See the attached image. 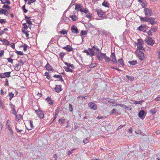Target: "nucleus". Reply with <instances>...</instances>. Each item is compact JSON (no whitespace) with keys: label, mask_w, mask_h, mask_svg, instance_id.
<instances>
[{"label":"nucleus","mask_w":160,"mask_h":160,"mask_svg":"<svg viewBox=\"0 0 160 160\" xmlns=\"http://www.w3.org/2000/svg\"><path fill=\"white\" fill-rule=\"evenodd\" d=\"M143 44L144 43L142 39H138V42L137 43V50L145 51V49L143 47Z\"/></svg>","instance_id":"1"},{"label":"nucleus","mask_w":160,"mask_h":160,"mask_svg":"<svg viewBox=\"0 0 160 160\" xmlns=\"http://www.w3.org/2000/svg\"><path fill=\"white\" fill-rule=\"evenodd\" d=\"M16 129L17 131L19 132L22 131L24 128V124L22 123H17L16 124Z\"/></svg>","instance_id":"2"},{"label":"nucleus","mask_w":160,"mask_h":160,"mask_svg":"<svg viewBox=\"0 0 160 160\" xmlns=\"http://www.w3.org/2000/svg\"><path fill=\"white\" fill-rule=\"evenodd\" d=\"M136 54L139 59L141 60H142L144 58V54L142 51L141 50H136Z\"/></svg>","instance_id":"3"},{"label":"nucleus","mask_w":160,"mask_h":160,"mask_svg":"<svg viewBox=\"0 0 160 160\" xmlns=\"http://www.w3.org/2000/svg\"><path fill=\"white\" fill-rule=\"evenodd\" d=\"M144 12L146 16H151L152 15V10L148 8H144Z\"/></svg>","instance_id":"4"},{"label":"nucleus","mask_w":160,"mask_h":160,"mask_svg":"<svg viewBox=\"0 0 160 160\" xmlns=\"http://www.w3.org/2000/svg\"><path fill=\"white\" fill-rule=\"evenodd\" d=\"M35 112L40 118H44L43 112L40 109L38 108L37 110H36Z\"/></svg>","instance_id":"5"},{"label":"nucleus","mask_w":160,"mask_h":160,"mask_svg":"<svg viewBox=\"0 0 160 160\" xmlns=\"http://www.w3.org/2000/svg\"><path fill=\"white\" fill-rule=\"evenodd\" d=\"M92 50V51H93L94 52V56L95 55V52H96V54H97V52L98 53L99 52L100 49L98 48V47L97 46H96L94 45L91 48H89V52H91V50Z\"/></svg>","instance_id":"6"},{"label":"nucleus","mask_w":160,"mask_h":160,"mask_svg":"<svg viewBox=\"0 0 160 160\" xmlns=\"http://www.w3.org/2000/svg\"><path fill=\"white\" fill-rule=\"evenodd\" d=\"M105 55V53H102L99 52H98V53L97 54V57L100 61H102V59H104V56Z\"/></svg>","instance_id":"7"},{"label":"nucleus","mask_w":160,"mask_h":160,"mask_svg":"<svg viewBox=\"0 0 160 160\" xmlns=\"http://www.w3.org/2000/svg\"><path fill=\"white\" fill-rule=\"evenodd\" d=\"M96 12L97 15L100 17L102 18L104 17L105 12H102L101 9H96Z\"/></svg>","instance_id":"8"},{"label":"nucleus","mask_w":160,"mask_h":160,"mask_svg":"<svg viewBox=\"0 0 160 160\" xmlns=\"http://www.w3.org/2000/svg\"><path fill=\"white\" fill-rule=\"evenodd\" d=\"M146 42L148 44L152 45L154 43V42L152 38L151 37H148L147 39H146Z\"/></svg>","instance_id":"9"},{"label":"nucleus","mask_w":160,"mask_h":160,"mask_svg":"<svg viewBox=\"0 0 160 160\" xmlns=\"http://www.w3.org/2000/svg\"><path fill=\"white\" fill-rule=\"evenodd\" d=\"M88 107L91 109L95 110L97 109V105L94 103L90 102L88 104Z\"/></svg>","instance_id":"10"},{"label":"nucleus","mask_w":160,"mask_h":160,"mask_svg":"<svg viewBox=\"0 0 160 160\" xmlns=\"http://www.w3.org/2000/svg\"><path fill=\"white\" fill-rule=\"evenodd\" d=\"M111 61L113 63L116 64L117 63V61L115 58V55L114 52L112 53L111 55Z\"/></svg>","instance_id":"11"},{"label":"nucleus","mask_w":160,"mask_h":160,"mask_svg":"<svg viewBox=\"0 0 160 160\" xmlns=\"http://www.w3.org/2000/svg\"><path fill=\"white\" fill-rule=\"evenodd\" d=\"M6 126L7 128L8 129L9 131L10 135L11 136H12L13 135V131L10 126L8 124V121H7Z\"/></svg>","instance_id":"12"},{"label":"nucleus","mask_w":160,"mask_h":160,"mask_svg":"<svg viewBox=\"0 0 160 160\" xmlns=\"http://www.w3.org/2000/svg\"><path fill=\"white\" fill-rule=\"evenodd\" d=\"M82 8V5L78 4H76L75 9L77 11L81 12Z\"/></svg>","instance_id":"13"},{"label":"nucleus","mask_w":160,"mask_h":160,"mask_svg":"<svg viewBox=\"0 0 160 160\" xmlns=\"http://www.w3.org/2000/svg\"><path fill=\"white\" fill-rule=\"evenodd\" d=\"M145 114V112L144 110H141L139 112L138 115L139 117L141 119H143L144 118V117H143Z\"/></svg>","instance_id":"14"},{"label":"nucleus","mask_w":160,"mask_h":160,"mask_svg":"<svg viewBox=\"0 0 160 160\" xmlns=\"http://www.w3.org/2000/svg\"><path fill=\"white\" fill-rule=\"evenodd\" d=\"M91 50V52H89L88 51L85 50L83 51V52L86 53L87 55H89L90 56H94L93 51L92 49Z\"/></svg>","instance_id":"15"},{"label":"nucleus","mask_w":160,"mask_h":160,"mask_svg":"<svg viewBox=\"0 0 160 160\" xmlns=\"http://www.w3.org/2000/svg\"><path fill=\"white\" fill-rule=\"evenodd\" d=\"M71 30L73 33H78V31L76 26L74 25H72L71 28Z\"/></svg>","instance_id":"16"},{"label":"nucleus","mask_w":160,"mask_h":160,"mask_svg":"<svg viewBox=\"0 0 160 160\" xmlns=\"http://www.w3.org/2000/svg\"><path fill=\"white\" fill-rule=\"evenodd\" d=\"M62 48L68 52L72 51L73 49V48L72 47L69 45H67L66 47H62Z\"/></svg>","instance_id":"17"},{"label":"nucleus","mask_w":160,"mask_h":160,"mask_svg":"<svg viewBox=\"0 0 160 160\" xmlns=\"http://www.w3.org/2000/svg\"><path fill=\"white\" fill-rule=\"evenodd\" d=\"M148 22H149L151 24L153 25L155 24V19L154 18L150 17L148 18Z\"/></svg>","instance_id":"18"},{"label":"nucleus","mask_w":160,"mask_h":160,"mask_svg":"<svg viewBox=\"0 0 160 160\" xmlns=\"http://www.w3.org/2000/svg\"><path fill=\"white\" fill-rule=\"evenodd\" d=\"M146 29V27L145 25H141L138 28V30L140 31L144 32Z\"/></svg>","instance_id":"19"},{"label":"nucleus","mask_w":160,"mask_h":160,"mask_svg":"<svg viewBox=\"0 0 160 160\" xmlns=\"http://www.w3.org/2000/svg\"><path fill=\"white\" fill-rule=\"evenodd\" d=\"M45 68L48 70H50L52 72L54 70L52 67L48 63L45 66Z\"/></svg>","instance_id":"20"},{"label":"nucleus","mask_w":160,"mask_h":160,"mask_svg":"<svg viewBox=\"0 0 160 160\" xmlns=\"http://www.w3.org/2000/svg\"><path fill=\"white\" fill-rule=\"evenodd\" d=\"M61 86L60 85H56V87L55 88V91L57 92H59L60 91L62 90L61 89Z\"/></svg>","instance_id":"21"},{"label":"nucleus","mask_w":160,"mask_h":160,"mask_svg":"<svg viewBox=\"0 0 160 160\" xmlns=\"http://www.w3.org/2000/svg\"><path fill=\"white\" fill-rule=\"evenodd\" d=\"M46 100L48 102V104L50 105H52L53 104V101L51 98L48 97L46 99Z\"/></svg>","instance_id":"22"},{"label":"nucleus","mask_w":160,"mask_h":160,"mask_svg":"<svg viewBox=\"0 0 160 160\" xmlns=\"http://www.w3.org/2000/svg\"><path fill=\"white\" fill-rule=\"evenodd\" d=\"M11 73V72H7L3 73V76L4 77V78L6 77L8 78L11 76L10 75V74Z\"/></svg>","instance_id":"23"},{"label":"nucleus","mask_w":160,"mask_h":160,"mask_svg":"<svg viewBox=\"0 0 160 160\" xmlns=\"http://www.w3.org/2000/svg\"><path fill=\"white\" fill-rule=\"evenodd\" d=\"M15 116H16V120L17 121H18L20 120L22 118V116L20 114H15Z\"/></svg>","instance_id":"24"},{"label":"nucleus","mask_w":160,"mask_h":160,"mask_svg":"<svg viewBox=\"0 0 160 160\" xmlns=\"http://www.w3.org/2000/svg\"><path fill=\"white\" fill-rule=\"evenodd\" d=\"M63 68L65 70V71L67 72H72V70L69 68V67L64 66Z\"/></svg>","instance_id":"25"},{"label":"nucleus","mask_w":160,"mask_h":160,"mask_svg":"<svg viewBox=\"0 0 160 160\" xmlns=\"http://www.w3.org/2000/svg\"><path fill=\"white\" fill-rule=\"evenodd\" d=\"M157 110L156 108H154L150 110V112L152 114L154 115L157 112Z\"/></svg>","instance_id":"26"},{"label":"nucleus","mask_w":160,"mask_h":160,"mask_svg":"<svg viewBox=\"0 0 160 160\" xmlns=\"http://www.w3.org/2000/svg\"><path fill=\"white\" fill-rule=\"evenodd\" d=\"M64 63L69 68L71 67L72 69L74 68V67L73 64H71L70 63H68V62H65Z\"/></svg>","instance_id":"27"},{"label":"nucleus","mask_w":160,"mask_h":160,"mask_svg":"<svg viewBox=\"0 0 160 160\" xmlns=\"http://www.w3.org/2000/svg\"><path fill=\"white\" fill-rule=\"evenodd\" d=\"M139 17L141 21L148 22V18L147 17L142 18L141 16H140Z\"/></svg>","instance_id":"28"},{"label":"nucleus","mask_w":160,"mask_h":160,"mask_svg":"<svg viewBox=\"0 0 160 160\" xmlns=\"http://www.w3.org/2000/svg\"><path fill=\"white\" fill-rule=\"evenodd\" d=\"M19 64H16L15 65L14 67H15V70L17 71H19L20 69V68L19 67Z\"/></svg>","instance_id":"29"},{"label":"nucleus","mask_w":160,"mask_h":160,"mask_svg":"<svg viewBox=\"0 0 160 160\" xmlns=\"http://www.w3.org/2000/svg\"><path fill=\"white\" fill-rule=\"evenodd\" d=\"M128 63L131 65H135L137 63V61L136 60H133L132 61H129L128 62Z\"/></svg>","instance_id":"30"},{"label":"nucleus","mask_w":160,"mask_h":160,"mask_svg":"<svg viewBox=\"0 0 160 160\" xmlns=\"http://www.w3.org/2000/svg\"><path fill=\"white\" fill-rule=\"evenodd\" d=\"M109 5V3L105 1H104L102 3V5L106 7H108Z\"/></svg>","instance_id":"31"},{"label":"nucleus","mask_w":160,"mask_h":160,"mask_svg":"<svg viewBox=\"0 0 160 160\" xmlns=\"http://www.w3.org/2000/svg\"><path fill=\"white\" fill-rule=\"evenodd\" d=\"M69 17L73 21H75L76 20L77 17L75 15H70Z\"/></svg>","instance_id":"32"},{"label":"nucleus","mask_w":160,"mask_h":160,"mask_svg":"<svg viewBox=\"0 0 160 160\" xmlns=\"http://www.w3.org/2000/svg\"><path fill=\"white\" fill-rule=\"evenodd\" d=\"M14 94H13L12 92H9L8 94V96L9 97V100H11L12 98L14 97Z\"/></svg>","instance_id":"33"},{"label":"nucleus","mask_w":160,"mask_h":160,"mask_svg":"<svg viewBox=\"0 0 160 160\" xmlns=\"http://www.w3.org/2000/svg\"><path fill=\"white\" fill-rule=\"evenodd\" d=\"M0 41H2L6 45H9V42L5 39H4L3 41H2L1 39L0 38Z\"/></svg>","instance_id":"34"},{"label":"nucleus","mask_w":160,"mask_h":160,"mask_svg":"<svg viewBox=\"0 0 160 160\" xmlns=\"http://www.w3.org/2000/svg\"><path fill=\"white\" fill-rule=\"evenodd\" d=\"M81 12H83L86 14H87L89 12V11L88 9H87L86 8H83Z\"/></svg>","instance_id":"35"},{"label":"nucleus","mask_w":160,"mask_h":160,"mask_svg":"<svg viewBox=\"0 0 160 160\" xmlns=\"http://www.w3.org/2000/svg\"><path fill=\"white\" fill-rule=\"evenodd\" d=\"M118 62L122 66L124 65L122 59H120L118 60Z\"/></svg>","instance_id":"36"},{"label":"nucleus","mask_w":160,"mask_h":160,"mask_svg":"<svg viewBox=\"0 0 160 160\" xmlns=\"http://www.w3.org/2000/svg\"><path fill=\"white\" fill-rule=\"evenodd\" d=\"M26 22L28 24H29L30 27H31V25L32 24V22L31 21H30V18H29L28 19H27L26 20Z\"/></svg>","instance_id":"37"},{"label":"nucleus","mask_w":160,"mask_h":160,"mask_svg":"<svg viewBox=\"0 0 160 160\" xmlns=\"http://www.w3.org/2000/svg\"><path fill=\"white\" fill-rule=\"evenodd\" d=\"M65 119L64 118H60L58 120V122L61 123H63L65 122Z\"/></svg>","instance_id":"38"},{"label":"nucleus","mask_w":160,"mask_h":160,"mask_svg":"<svg viewBox=\"0 0 160 160\" xmlns=\"http://www.w3.org/2000/svg\"><path fill=\"white\" fill-rule=\"evenodd\" d=\"M2 8H4L6 9H7L8 10H9L11 8L8 5H4L2 6Z\"/></svg>","instance_id":"39"},{"label":"nucleus","mask_w":160,"mask_h":160,"mask_svg":"<svg viewBox=\"0 0 160 160\" xmlns=\"http://www.w3.org/2000/svg\"><path fill=\"white\" fill-rule=\"evenodd\" d=\"M60 33L62 35H65L67 33V31L66 30H62L60 32Z\"/></svg>","instance_id":"40"},{"label":"nucleus","mask_w":160,"mask_h":160,"mask_svg":"<svg viewBox=\"0 0 160 160\" xmlns=\"http://www.w3.org/2000/svg\"><path fill=\"white\" fill-rule=\"evenodd\" d=\"M104 59H105V61L106 62H108L110 60V58L108 57L106 55L104 56Z\"/></svg>","instance_id":"41"},{"label":"nucleus","mask_w":160,"mask_h":160,"mask_svg":"<svg viewBox=\"0 0 160 160\" xmlns=\"http://www.w3.org/2000/svg\"><path fill=\"white\" fill-rule=\"evenodd\" d=\"M126 77H127L128 80H130L131 81H132L134 79L133 78L132 76H129L128 75H127Z\"/></svg>","instance_id":"42"},{"label":"nucleus","mask_w":160,"mask_h":160,"mask_svg":"<svg viewBox=\"0 0 160 160\" xmlns=\"http://www.w3.org/2000/svg\"><path fill=\"white\" fill-rule=\"evenodd\" d=\"M69 110L70 112H72L73 110V108L71 104H69Z\"/></svg>","instance_id":"43"},{"label":"nucleus","mask_w":160,"mask_h":160,"mask_svg":"<svg viewBox=\"0 0 160 160\" xmlns=\"http://www.w3.org/2000/svg\"><path fill=\"white\" fill-rule=\"evenodd\" d=\"M87 32L86 31H81V36H82L86 35Z\"/></svg>","instance_id":"44"},{"label":"nucleus","mask_w":160,"mask_h":160,"mask_svg":"<svg viewBox=\"0 0 160 160\" xmlns=\"http://www.w3.org/2000/svg\"><path fill=\"white\" fill-rule=\"evenodd\" d=\"M23 50L24 51H26L27 50V48L28 47V46L26 44H24L23 45Z\"/></svg>","instance_id":"45"},{"label":"nucleus","mask_w":160,"mask_h":160,"mask_svg":"<svg viewBox=\"0 0 160 160\" xmlns=\"http://www.w3.org/2000/svg\"><path fill=\"white\" fill-rule=\"evenodd\" d=\"M16 53L18 55H23L22 52L20 51H16Z\"/></svg>","instance_id":"46"},{"label":"nucleus","mask_w":160,"mask_h":160,"mask_svg":"<svg viewBox=\"0 0 160 160\" xmlns=\"http://www.w3.org/2000/svg\"><path fill=\"white\" fill-rule=\"evenodd\" d=\"M65 55V53L63 52H61L59 54V56L62 59L64 55Z\"/></svg>","instance_id":"47"},{"label":"nucleus","mask_w":160,"mask_h":160,"mask_svg":"<svg viewBox=\"0 0 160 160\" xmlns=\"http://www.w3.org/2000/svg\"><path fill=\"white\" fill-rule=\"evenodd\" d=\"M33 122L32 121L30 120V124L31 127V128L29 129H28L29 130H30L32 128H33Z\"/></svg>","instance_id":"48"},{"label":"nucleus","mask_w":160,"mask_h":160,"mask_svg":"<svg viewBox=\"0 0 160 160\" xmlns=\"http://www.w3.org/2000/svg\"><path fill=\"white\" fill-rule=\"evenodd\" d=\"M76 149L74 148L73 149H72V150H70L69 151H68V154L69 155L71 154L73 152V151Z\"/></svg>","instance_id":"49"},{"label":"nucleus","mask_w":160,"mask_h":160,"mask_svg":"<svg viewBox=\"0 0 160 160\" xmlns=\"http://www.w3.org/2000/svg\"><path fill=\"white\" fill-rule=\"evenodd\" d=\"M25 5H23L22 7V8L23 11V12L24 13H26L28 12V10L25 9Z\"/></svg>","instance_id":"50"},{"label":"nucleus","mask_w":160,"mask_h":160,"mask_svg":"<svg viewBox=\"0 0 160 160\" xmlns=\"http://www.w3.org/2000/svg\"><path fill=\"white\" fill-rule=\"evenodd\" d=\"M151 28V30L154 32H155L157 31V28L155 27H152Z\"/></svg>","instance_id":"51"},{"label":"nucleus","mask_w":160,"mask_h":160,"mask_svg":"<svg viewBox=\"0 0 160 160\" xmlns=\"http://www.w3.org/2000/svg\"><path fill=\"white\" fill-rule=\"evenodd\" d=\"M35 1L36 0H29L28 2V4L29 5H30L31 3H32L34 2H35Z\"/></svg>","instance_id":"52"},{"label":"nucleus","mask_w":160,"mask_h":160,"mask_svg":"<svg viewBox=\"0 0 160 160\" xmlns=\"http://www.w3.org/2000/svg\"><path fill=\"white\" fill-rule=\"evenodd\" d=\"M8 61V62H11V63H13V60L11 58H8L7 59Z\"/></svg>","instance_id":"53"},{"label":"nucleus","mask_w":160,"mask_h":160,"mask_svg":"<svg viewBox=\"0 0 160 160\" xmlns=\"http://www.w3.org/2000/svg\"><path fill=\"white\" fill-rule=\"evenodd\" d=\"M22 32H24V33H25L26 35V37H28L29 34L28 33V32L27 31H26L25 30H23L22 29Z\"/></svg>","instance_id":"54"},{"label":"nucleus","mask_w":160,"mask_h":160,"mask_svg":"<svg viewBox=\"0 0 160 160\" xmlns=\"http://www.w3.org/2000/svg\"><path fill=\"white\" fill-rule=\"evenodd\" d=\"M118 105L120 107H122L125 108H128V107L127 106H126V105L123 104H118Z\"/></svg>","instance_id":"55"},{"label":"nucleus","mask_w":160,"mask_h":160,"mask_svg":"<svg viewBox=\"0 0 160 160\" xmlns=\"http://www.w3.org/2000/svg\"><path fill=\"white\" fill-rule=\"evenodd\" d=\"M45 75L47 76V78L48 79H49L50 78V76L49 75V73L47 72H46L45 73Z\"/></svg>","instance_id":"56"},{"label":"nucleus","mask_w":160,"mask_h":160,"mask_svg":"<svg viewBox=\"0 0 160 160\" xmlns=\"http://www.w3.org/2000/svg\"><path fill=\"white\" fill-rule=\"evenodd\" d=\"M96 66V64L93 63V64L90 65L89 66V67L91 68H94Z\"/></svg>","instance_id":"57"},{"label":"nucleus","mask_w":160,"mask_h":160,"mask_svg":"<svg viewBox=\"0 0 160 160\" xmlns=\"http://www.w3.org/2000/svg\"><path fill=\"white\" fill-rule=\"evenodd\" d=\"M6 22V20L4 19H0V23L2 24L5 23Z\"/></svg>","instance_id":"58"},{"label":"nucleus","mask_w":160,"mask_h":160,"mask_svg":"<svg viewBox=\"0 0 160 160\" xmlns=\"http://www.w3.org/2000/svg\"><path fill=\"white\" fill-rule=\"evenodd\" d=\"M86 17L88 18L89 19L91 20V19L92 16L89 13L86 16Z\"/></svg>","instance_id":"59"},{"label":"nucleus","mask_w":160,"mask_h":160,"mask_svg":"<svg viewBox=\"0 0 160 160\" xmlns=\"http://www.w3.org/2000/svg\"><path fill=\"white\" fill-rule=\"evenodd\" d=\"M5 10V9L0 8V14H3Z\"/></svg>","instance_id":"60"},{"label":"nucleus","mask_w":160,"mask_h":160,"mask_svg":"<svg viewBox=\"0 0 160 160\" xmlns=\"http://www.w3.org/2000/svg\"><path fill=\"white\" fill-rule=\"evenodd\" d=\"M3 14H4V15H5L7 16L8 14V12L7 10L5 9V10Z\"/></svg>","instance_id":"61"},{"label":"nucleus","mask_w":160,"mask_h":160,"mask_svg":"<svg viewBox=\"0 0 160 160\" xmlns=\"http://www.w3.org/2000/svg\"><path fill=\"white\" fill-rule=\"evenodd\" d=\"M83 142L85 144L87 143L88 142V140L87 138L84 139L83 140Z\"/></svg>","instance_id":"62"},{"label":"nucleus","mask_w":160,"mask_h":160,"mask_svg":"<svg viewBox=\"0 0 160 160\" xmlns=\"http://www.w3.org/2000/svg\"><path fill=\"white\" fill-rule=\"evenodd\" d=\"M23 26L24 27V29H27L28 28V27L26 23H23Z\"/></svg>","instance_id":"63"},{"label":"nucleus","mask_w":160,"mask_h":160,"mask_svg":"<svg viewBox=\"0 0 160 160\" xmlns=\"http://www.w3.org/2000/svg\"><path fill=\"white\" fill-rule=\"evenodd\" d=\"M154 100L156 101H160V96L159 97H157L154 99Z\"/></svg>","instance_id":"64"}]
</instances>
